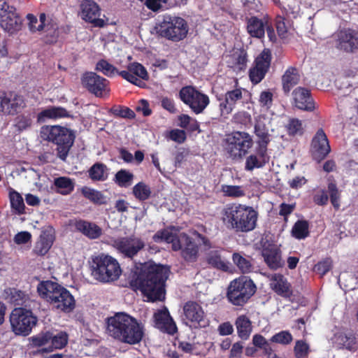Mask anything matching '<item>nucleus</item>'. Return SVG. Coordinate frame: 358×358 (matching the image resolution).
Listing matches in <instances>:
<instances>
[{
	"mask_svg": "<svg viewBox=\"0 0 358 358\" xmlns=\"http://www.w3.org/2000/svg\"><path fill=\"white\" fill-rule=\"evenodd\" d=\"M170 273L168 266L147 262L131 271L129 284L134 290L141 291L148 301H162L165 299V283Z\"/></svg>",
	"mask_w": 358,
	"mask_h": 358,
	"instance_id": "f257e3e1",
	"label": "nucleus"
},
{
	"mask_svg": "<svg viewBox=\"0 0 358 358\" xmlns=\"http://www.w3.org/2000/svg\"><path fill=\"white\" fill-rule=\"evenodd\" d=\"M106 331L115 341L129 345L138 344L144 336V327L135 317L124 312L106 319Z\"/></svg>",
	"mask_w": 358,
	"mask_h": 358,
	"instance_id": "f03ea898",
	"label": "nucleus"
},
{
	"mask_svg": "<svg viewBox=\"0 0 358 358\" xmlns=\"http://www.w3.org/2000/svg\"><path fill=\"white\" fill-rule=\"evenodd\" d=\"M221 213L224 226L236 233H248L257 227L259 213L252 206L232 203L224 208Z\"/></svg>",
	"mask_w": 358,
	"mask_h": 358,
	"instance_id": "7ed1b4c3",
	"label": "nucleus"
},
{
	"mask_svg": "<svg viewBox=\"0 0 358 358\" xmlns=\"http://www.w3.org/2000/svg\"><path fill=\"white\" fill-rule=\"evenodd\" d=\"M39 296L49 303L52 309L69 313L76 308V299L69 289L52 280L41 281L37 285Z\"/></svg>",
	"mask_w": 358,
	"mask_h": 358,
	"instance_id": "20e7f679",
	"label": "nucleus"
},
{
	"mask_svg": "<svg viewBox=\"0 0 358 358\" xmlns=\"http://www.w3.org/2000/svg\"><path fill=\"white\" fill-rule=\"evenodd\" d=\"M40 137L52 143L57 157L65 162L76 139L73 130L61 125H44L41 127Z\"/></svg>",
	"mask_w": 358,
	"mask_h": 358,
	"instance_id": "39448f33",
	"label": "nucleus"
},
{
	"mask_svg": "<svg viewBox=\"0 0 358 358\" xmlns=\"http://www.w3.org/2000/svg\"><path fill=\"white\" fill-rule=\"evenodd\" d=\"M122 273V269L117 260L104 254L92 258L91 274L94 279L101 282H110L117 280Z\"/></svg>",
	"mask_w": 358,
	"mask_h": 358,
	"instance_id": "423d86ee",
	"label": "nucleus"
},
{
	"mask_svg": "<svg viewBox=\"0 0 358 358\" xmlns=\"http://www.w3.org/2000/svg\"><path fill=\"white\" fill-rule=\"evenodd\" d=\"M257 292L254 281L246 275H241L231 280L227 290V298L235 306H245Z\"/></svg>",
	"mask_w": 358,
	"mask_h": 358,
	"instance_id": "0eeeda50",
	"label": "nucleus"
},
{
	"mask_svg": "<svg viewBox=\"0 0 358 358\" xmlns=\"http://www.w3.org/2000/svg\"><path fill=\"white\" fill-rule=\"evenodd\" d=\"M252 136L246 131H234L226 135L224 150L235 161L242 160L253 147Z\"/></svg>",
	"mask_w": 358,
	"mask_h": 358,
	"instance_id": "6e6552de",
	"label": "nucleus"
},
{
	"mask_svg": "<svg viewBox=\"0 0 358 358\" xmlns=\"http://www.w3.org/2000/svg\"><path fill=\"white\" fill-rule=\"evenodd\" d=\"M155 29L162 37L178 42L187 36L189 28L187 22L183 18L166 15L156 24Z\"/></svg>",
	"mask_w": 358,
	"mask_h": 358,
	"instance_id": "1a4fd4ad",
	"label": "nucleus"
},
{
	"mask_svg": "<svg viewBox=\"0 0 358 358\" xmlns=\"http://www.w3.org/2000/svg\"><path fill=\"white\" fill-rule=\"evenodd\" d=\"M32 309L18 307L12 310L9 320L11 330L15 335L27 336L36 325L38 319Z\"/></svg>",
	"mask_w": 358,
	"mask_h": 358,
	"instance_id": "9d476101",
	"label": "nucleus"
},
{
	"mask_svg": "<svg viewBox=\"0 0 358 358\" xmlns=\"http://www.w3.org/2000/svg\"><path fill=\"white\" fill-rule=\"evenodd\" d=\"M81 84L89 93L96 97L106 98L110 95V81L95 72H85L81 76Z\"/></svg>",
	"mask_w": 358,
	"mask_h": 358,
	"instance_id": "9b49d317",
	"label": "nucleus"
},
{
	"mask_svg": "<svg viewBox=\"0 0 358 358\" xmlns=\"http://www.w3.org/2000/svg\"><path fill=\"white\" fill-rule=\"evenodd\" d=\"M179 97L195 114L203 113L210 103L208 95L191 85L182 87L179 92Z\"/></svg>",
	"mask_w": 358,
	"mask_h": 358,
	"instance_id": "f8f14e48",
	"label": "nucleus"
},
{
	"mask_svg": "<svg viewBox=\"0 0 358 358\" xmlns=\"http://www.w3.org/2000/svg\"><path fill=\"white\" fill-rule=\"evenodd\" d=\"M0 26L9 34H16L22 27V20L16 8L6 2L0 4Z\"/></svg>",
	"mask_w": 358,
	"mask_h": 358,
	"instance_id": "ddd939ff",
	"label": "nucleus"
},
{
	"mask_svg": "<svg viewBox=\"0 0 358 358\" xmlns=\"http://www.w3.org/2000/svg\"><path fill=\"white\" fill-rule=\"evenodd\" d=\"M272 60L270 49L264 48L255 59L249 70V78L253 85L259 83L268 72Z\"/></svg>",
	"mask_w": 358,
	"mask_h": 358,
	"instance_id": "4468645a",
	"label": "nucleus"
},
{
	"mask_svg": "<svg viewBox=\"0 0 358 358\" xmlns=\"http://www.w3.org/2000/svg\"><path fill=\"white\" fill-rule=\"evenodd\" d=\"M113 246L124 257L133 259L145 248V244L141 238L131 236L113 240Z\"/></svg>",
	"mask_w": 358,
	"mask_h": 358,
	"instance_id": "2eb2a0df",
	"label": "nucleus"
},
{
	"mask_svg": "<svg viewBox=\"0 0 358 358\" xmlns=\"http://www.w3.org/2000/svg\"><path fill=\"white\" fill-rule=\"evenodd\" d=\"M101 9L93 0H83L80 5L79 15L83 20L90 23L94 27L102 28L107 22L100 18Z\"/></svg>",
	"mask_w": 358,
	"mask_h": 358,
	"instance_id": "dca6fc26",
	"label": "nucleus"
},
{
	"mask_svg": "<svg viewBox=\"0 0 358 358\" xmlns=\"http://www.w3.org/2000/svg\"><path fill=\"white\" fill-rule=\"evenodd\" d=\"M3 299L15 308H34L38 303L25 291L16 287H7L3 291Z\"/></svg>",
	"mask_w": 358,
	"mask_h": 358,
	"instance_id": "f3484780",
	"label": "nucleus"
},
{
	"mask_svg": "<svg viewBox=\"0 0 358 358\" xmlns=\"http://www.w3.org/2000/svg\"><path fill=\"white\" fill-rule=\"evenodd\" d=\"M186 324L195 329L205 327L208 324L202 307L195 301H187L183 307Z\"/></svg>",
	"mask_w": 358,
	"mask_h": 358,
	"instance_id": "a211bd4d",
	"label": "nucleus"
},
{
	"mask_svg": "<svg viewBox=\"0 0 358 358\" xmlns=\"http://www.w3.org/2000/svg\"><path fill=\"white\" fill-rule=\"evenodd\" d=\"M310 152L313 159L320 162L331 152V147L326 134L322 129H319L313 136Z\"/></svg>",
	"mask_w": 358,
	"mask_h": 358,
	"instance_id": "6ab92c4d",
	"label": "nucleus"
},
{
	"mask_svg": "<svg viewBox=\"0 0 358 358\" xmlns=\"http://www.w3.org/2000/svg\"><path fill=\"white\" fill-rule=\"evenodd\" d=\"M119 76L140 87H144L145 83L143 80H148L149 78L146 69L138 62L129 64L127 71H121Z\"/></svg>",
	"mask_w": 358,
	"mask_h": 358,
	"instance_id": "aec40b11",
	"label": "nucleus"
},
{
	"mask_svg": "<svg viewBox=\"0 0 358 358\" xmlns=\"http://www.w3.org/2000/svg\"><path fill=\"white\" fill-rule=\"evenodd\" d=\"M336 48L346 52L358 50V33L351 29L340 30L337 34Z\"/></svg>",
	"mask_w": 358,
	"mask_h": 358,
	"instance_id": "412c9836",
	"label": "nucleus"
},
{
	"mask_svg": "<svg viewBox=\"0 0 358 358\" xmlns=\"http://www.w3.org/2000/svg\"><path fill=\"white\" fill-rule=\"evenodd\" d=\"M333 343L338 349L355 352L358 349V335L352 329L339 331L334 334Z\"/></svg>",
	"mask_w": 358,
	"mask_h": 358,
	"instance_id": "4be33fe9",
	"label": "nucleus"
},
{
	"mask_svg": "<svg viewBox=\"0 0 358 358\" xmlns=\"http://www.w3.org/2000/svg\"><path fill=\"white\" fill-rule=\"evenodd\" d=\"M181 257L187 262H195L199 257V246L185 233L180 234L179 242Z\"/></svg>",
	"mask_w": 358,
	"mask_h": 358,
	"instance_id": "5701e85b",
	"label": "nucleus"
},
{
	"mask_svg": "<svg viewBox=\"0 0 358 358\" xmlns=\"http://www.w3.org/2000/svg\"><path fill=\"white\" fill-rule=\"evenodd\" d=\"M242 88H236L232 90L227 91L224 94V98H219V108L222 116L227 117L231 113L235 108L236 103L243 99Z\"/></svg>",
	"mask_w": 358,
	"mask_h": 358,
	"instance_id": "b1692460",
	"label": "nucleus"
},
{
	"mask_svg": "<svg viewBox=\"0 0 358 358\" xmlns=\"http://www.w3.org/2000/svg\"><path fill=\"white\" fill-rule=\"evenodd\" d=\"M294 106L302 110L313 111L315 108V101L310 91L306 88L299 87L292 92Z\"/></svg>",
	"mask_w": 358,
	"mask_h": 358,
	"instance_id": "393cba45",
	"label": "nucleus"
},
{
	"mask_svg": "<svg viewBox=\"0 0 358 358\" xmlns=\"http://www.w3.org/2000/svg\"><path fill=\"white\" fill-rule=\"evenodd\" d=\"M155 326L160 331L173 335L177 331L176 323L171 318L168 310H159L154 314Z\"/></svg>",
	"mask_w": 358,
	"mask_h": 358,
	"instance_id": "a878e982",
	"label": "nucleus"
},
{
	"mask_svg": "<svg viewBox=\"0 0 358 358\" xmlns=\"http://www.w3.org/2000/svg\"><path fill=\"white\" fill-rule=\"evenodd\" d=\"M268 149L257 147L256 153L251 154L245 158V170L252 171L255 169H261L268 163L270 157Z\"/></svg>",
	"mask_w": 358,
	"mask_h": 358,
	"instance_id": "bb28decb",
	"label": "nucleus"
},
{
	"mask_svg": "<svg viewBox=\"0 0 358 358\" xmlns=\"http://www.w3.org/2000/svg\"><path fill=\"white\" fill-rule=\"evenodd\" d=\"M270 285L275 293L283 298H290L293 295L291 284L282 274H274L271 279Z\"/></svg>",
	"mask_w": 358,
	"mask_h": 358,
	"instance_id": "cd10ccee",
	"label": "nucleus"
},
{
	"mask_svg": "<svg viewBox=\"0 0 358 358\" xmlns=\"http://www.w3.org/2000/svg\"><path fill=\"white\" fill-rule=\"evenodd\" d=\"M267 20L259 19L257 16L246 18V29L251 37L262 38L265 35Z\"/></svg>",
	"mask_w": 358,
	"mask_h": 358,
	"instance_id": "c85d7f7f",
	"label": "nucleus"
},
{
	"mask_svg": "<svg viewBox=\"0 0 358 358\" xmlns=\"http://www.w3.org/2000/svg\"><path fill=\"white\" fill-rule=\"evenodd\" d=\"M74 226L77 231L90 239L98 238L102 234V229L100 227L95 223L84 220H76Z\"/></svg>",
	"mask_w": 358,
	"mask_h": 358,
	"instance_id": "c756f323",
	"label": "nucleus"
},
{
	"mask_svg": "<svg viewBox=\"0 0 358 358\" xmlns=\"http://www.w3.org/2000/svg\"><path fill=\"white\" fill-rule=\"evenodd\" d=\"M54 241L55 236L49 231H43L36 243L34 253L38 256L45 255L51 248Z\"/></svg>",
	"mask_w": 358,
	"mask_h": 358,
	"instance_id": "7c9ffc66",
	"label": "nucleus"
},
{
	"mask_svg": "<svg viewBox=\"0 0 358 358\" xmlns=\"http://www.w3.org/2000/svg\"><path fill=\"white\" fill-rule=\"evenodd\" d=\"M69 117H70V115L64 108L61 106H50L38 113L37 122L42 123L48 119H58Z\"/></svg>",
	"mask_w": 358,
	"mask_h": 358,
	"instance_id": "2f4dec72",
	"label": "nucleus"
},
{
	"mask_svg": "<svg viewBox=\"0 0 358 358\" xmlns=\"http://www.w3.org/2000/svg\"><path fill=\"white\" fill-rule=\"evenodd\" d=\"M152 238L156 243L164 241L167 243H171L173 251H178L180 248L179 245L180 234L178 236L166 229L157 231Z\"/></svg>",
	"mask_w": 358,
	"mask_h": 358,
	"instance_id": "473e14b6",
	"label": "nucleus"
},
{
	"mask_svg": "<svg viewBox=\"0 0 358 358\" xmlns=\"http://www.w3.org/2000/svg\"><path fill=\"white\" fill-rule=\"evenodd\" d=\"M230 66L237 71H244L247 69L248 54L244 48L237 49L230 55Z\"/></svg>",
	"mask_w": 358,
	"mask_h": 358,
	"instance_id": "72a5a7b5",
	"label": "nucleus"
},
{
	"mask_svg": "<svg viewBox=\"0 0 358 358\" xmlns=\"http://www.w3.org/2000/svg\"><path fill=\"white\" fill-rule=\"evenodd\" d=\"M300 76L295 67H289L282 77V90L285 94H288L290 90L298 84Z\"/></svg>",
	"mask_w": 358,
	"mask_h": 358,
	"instance_id": "f704fd0d",
	"label": "nucleus"
},
{
	"mask_svg": "<svg viewBox=\"0 0 358 358\" xmlns=\"http://www.w3.org/2000/svg\"><path fill=\"white\" fill-rule=\"evenodd\" d=\"M254 132L257 137V147L268 149V145L271 141V135L265 123L261 120L257 121L254 127Z\"/></svg>",
	"mask_w": 358,
	"mask_h": 358,
	"instance_id": "c9c22d12",
	"label": "nucleus"
},
{
	"mask_svg": "<svg viewBox=\"0 0 358 358\" xmlns=\"http://www.w3.org/2000/svg\"><path fill=\"white\" fill-rule=\"evenodd\" d=\"M262 256L267 266L273 270H277L282 266L280 252L276 248H264Z\"/></svg>",
	"mask_w": 358,
	"mask_h": 358,
	"instance_id": "e433bc0d",
	"label": "nucleus"
},
{
	"mask_svg": "<svg viewBox=\"0 0 358 358\" xmlns=\"http://www.w3.org/2000/svg\"><path fill=\"white\" fill-rule=\"evenodd\" d=\"M235 325L238 336L242 340H248L252 330L250 320L245 315H240L236 318Z\"/></svg>",
	"mask_w": 358,
	"mask_h": 358,
	"instance_id": "4c0bfd02",
	"label": "nucleus"
},
{
	"mask_svg": "<svg viewBox=\"0 0 358 358\" xmlns=\"http://www.w3.org/2000/svg\"><path fill=\"white\" fill-rule=\"evenodd\" d=\"M108 167L101 162H96L88 170L89 178L92 181H105L108 177Z\"/></svg>",
	"mask_w": 358,
	"mask_h": 358,
	"instance_id": "58836bf2",
	"label": "nucleus"
},
{
	"mask_svg": "<svg viewBox=\"0 0 358 358\" xmlns=\"http://www.w3.org/2000/svg\"><path fill=\"white\" fill-rule=\"evenodd\" d=\"M68 343V334L64 331H60L55 334L51 331L50 345L43 348V352H52L54 350L62 349Z\"/></svg>",
	"mask_w": 358,
	"mask_h": 358,
	"instance_id": "ea45409f",
	"label": "nucleus"
},
{
	"mask_svg": "<svg viewBox=\"0 0 358 358\" xmlns=\"http://www.w3.org/2000/svg\"><path fill=\"white\" fill-rule=\"evenodd\" d=\"M54 185L57 188V192L62 195H69L73 190L75 183L72 179L65 176H60L54 179Z\"/></svg>",
	"mask_w": 358,
	"mask_h": 358,
	"instance_id": "a19ab883",
	"label": "nucleus"
},
{
	"mask_svg": "<svg viewBox=\"0 0 358 358\" xmlns=\"http://www.w3.org/2000/svg\"><path fill=\"white\" fill-rule=\"evenodd\" d=\"M206 262L211 267L217 268L222 271L229 270V265L222 259L220 253L217 250L210 251L206 257Z\"/></svg>",
	"mask_w": 358,
	"mask_h": 358,
	"instance_id": "79ce46f5",
	"label": "nucleus"
},
{
	"mask_svg": "<svg viewBox=\"0 0 358 358\" xmlns=\"http://www.w3.org/2000/svg\"><path fill=\"white\" fill-rule=\"evenodd\" d=\"M232 260L239 271L245 274L252 271L254 267L249 257H244L239 252H234L232 255Z\"/></svg>",
	"mask_w": 358,
	"mask_h": 358,
	"instance_id": "37998d69",
	"label": "nucleus"
},
{
	"mask_svg": "<svg viewBox=\"0 0 358 358\" xmlns=\"http://www.w3.org/2000/svg\"><path fill=\"white\" fill-rule=\"evenodd\" d=\"M80 192L85 199L94 204L102 205L106 203L105 197L100 191L84 186L81 188Z\"/></svg>",
	"mask_w": 358,
	"mask_h": 358,
	"instance_id": "c03bdc74",
	"label": "nucleus"
},
{
	"mask_svg": "<svg viewBox=\"0 0 358 358\" xmlns=\"http://www.w3.org/2000/svg\"><path fill=\"white\" fill-rule=\"evenodd\" d=\"M9 199L10 201V206L12 209L15 210L16 214L22 215L25 213L24 200L20 193L13 189H10L9 191Z\"/></svg>",
	"mask_w": 358,
	"mask_h": 358,
	"instance_id": "a18cd8bd",
	"label": "nucleus"
},
{
	"mask_svg": "<svg viewBox=\"0 0 358 358\" xmlns=\"http://www.w3.org/2000/svg\"><path fill=\"white\" fill-rule=\"evenodd\" d=\"M292 236L299 239H304L309 236V223L307 220H297L292 229Z\"/></svg>",
	"mask_w": 358,
	"mask_h": 358,
	"instance_id": "49530a36",
	"label": "nucleus"
},
{
	"mask_svg": "<svg viewBox=\"0 0 358 358\" xmlns=\"http://www.w3.org/2000/svg\"><path fill=\"white\" fill-rule=\"evenodd\" d=\"M95 70L109 78L113 77L116 74L119 75L120 72L115 66L104 59H101L97 62Z\"/></svg>",
	"mask_w": 358,
	"mask_h": 358,
	"instance_id": "de8ad7c7",
	"label": "nucleus"
},
{
	"mask_svg": "<svg viewBox=\"0 0 358 358\" xmlns=\"http://www.w3.org/2000/svg\"><path fill=\"white\" fill-rule=\"evenodd\" d=\"M150 187L143 182H139L133 187V194L139 201H143L148 199L151 195Z\"/></svg>",
	"mask_w": 358,
	"mask_h": 358,
	"instance_id": "09e8293b",
	"label": "nucleus"
},
{
	"mask_svg": "<svg viewBox=\"0 0 358 358\" xmlns=\"http://www.w3.org/2000/svg\"><path fill=\"white\" fill-rule=\"evenodd\" d=\"M133 179V173L125 169H121L115 175L114 181L121 187H127L131 185Z\"/></svg>",
	"mask_w": 358,
	"mask_h": 358,
	"instance_id": "8fccbe9b",
	"label": "nucleus"
},
{
	"mask_svg": "<svg viewBox=\"0 0 358 358\" xmlns=\"http://www.w3.org/2000/svg\"><path fill=\"white\" fill-rule=\"evenodd\" d=\"M51 331H41L30 338L33 347L40 348L50 345Z\"/></svg>",
	"mask_w": 358,
	"mask_h": 358,
	"instance_id": "3c124183",
	"label": "nucleus"
},
{
	"mask_svg": "<svg viewBox=\"0 0 358 358\" xmlns=\"http://www.w3.org/2000/svg\"><path fill=\"white\" fill-rule=\"evenodd\" d=\"M33 124L30 114H22L17 115L15 120V127L19 132L27 130L31 128Z\"/></svg>",
	"mask_w": 358,
	"mask_h": 358,
	"instance_id": "603ef678",
	"label": "nucleus"
},
{
	"mask_svg": "<svg viewBox=\"0 0 358 358\" xmlns=\"http://www.w3.org/2000/svg\"><path fill=\"white\" fill-rule=\"evenodd\" d=\"M285 127L289 136H301L303 134V127L302 125V122L297 118L289 119Z\"/></svg>",
	"mask_w": 358,
	"mask_h": 358,
	"instance_id": "864d4df0",
	"label": "nucleus"
},
{
	"mask_svg": "<svg viewBox=\"0 0 358 358\" xmlns=\"http://www.w3.org/2000/svg\"><path fill=\"white\" fill-rule=\"evenodd\" d=\"M110 113L115 117L129 120L134 119L136 117L134 110L127 106H117L112 107L110 109Z\"/></svg>",
	"mask_w": 358,
	"mask_h": 358,
	"instance_id": "5fc2aeb1",
	"label": "nucleus"
},
{
	"mask_svg": "<svg viewBox=\"0 0 358 358\" xmlns=\"http://www.w3.org/2000/svg\"><path fill=\"white\" fill-rule=\"evenodd\" d=\"M10 95L11 103L7 115H14L25 106L24 100L22 96L13 93H10Z\"/></svg>",
	"mask_w": 358,
	"mask_h": 358,
	"instance_id": "6e6d98bb",
	"label": "nucleus"
},
{
	"mask_svg": "<svg viewBox=\"0 0 358 358\" xmlns=\"http://www.w3.org/2000/svg\"><path fill=\"white\" fill-rule=\"evenodd\" d=\"M328 192L329 193V199L333 207L335 210H338L341 206V194L336 183L329 182L328 184Z\"/></svg>",
	"mask_w": 358,
	"mask_h": 358,
	"instance_id": "4d7b16f0",
	"label": "nucleus"
},
{
	"mask_svg": "<svg viewBox=\"0 0 358 358\" xmlns=\"http://www.w3.org/2000/svg\"><path fill=\"white\" fill-rule=\"evenodd\" d=\"M275 26L280 38H287L288 32V25L285 17L279 15H277L275 19Z\"/></svg>",
	"mask_w": 358,
	"mask_h": 358,
	"instance_id": "13d9d810",
	"label": "nucleus"
},
{
	"mask_svg": "<svg viewBox=\"0 0 358 358\" xmlns=\"http://www.w3.org/2000/svg\"><path fill=\"white\" fill-rule=\"evenodd\" d=\"M292 339V336L289 331H281L273 335L271 338L270 341L285 345L289 344Z\"/></svg>",
	"mask_w": 358,
	"mask_h": 358,
	"instance_id": "bf43d9fd",
	"label": "nucleus"
},
{
	"mask_svg": "<svg viewBox=\"0 0 358 358\" xmlns=\"http://www.w3.org/2000/svg\"><path fill=\"white\" fill-rule=\"evenodd\" d=\"M222 191L225 196L238 198L245 195V192L242 187L238 185H224L222 186Z\"/></svg>",
	"mask_w": 358,
	"mask_h": 358,
	"instance_id": "052dcab7",
	"label": "nucleus"
},
{
	"mask_svg": "<svg viewBox=\"0 0 358 358\" xmlns=\"http://www.w3.org/2000/svg\"><path fill=\"white\" fill-rule=\"evenodd\" d=\"M296 358H304L308 354L309 346L303 341H297L294 348Z\"/></svg>",
	"mask_w": 358,
	"mask_h": 358,
	"instance_id": "680f3d73",
	"label": "nucleus"
},
{
	"mask_svg": "<svg viewBox=\"0 0 358 358\" xmlns=\"http://www.w3.org/2000/svg\"><path fill=\"white\" fill-rule=\"evenodd\" d=\"M331 268V261L330 259L327 258L316 264L313 268V271L321 276H323L329 271Z\"/></svg>",
	"mask_w": 358,
	"mask_h": 358,
	"instance_id": "e2e57ef3",
	"label": "nucleus"
},
{
	"mask_svg": "<svg viewBox=\"0 0 358 358\" xmlns=\"http://www.w3.org/2000/svg\"><path fill=\"white\" fill-rule=\"evenodd\" d=\"M11 92H5L0 93V111L7 115V111L10 110L11 103Z\"/></svg>",
	"mask_w": 358,
	"mask_h": 358,
	"instance_id": "0e129e2a",
	"label": "nucleus"
},
{
	"mask_svg": "<svg viewBox=\"0 0 358 358\" xmlns=\"http://www.w3.org/2000/svg\"><path fill=\"white\" fill-rule=\"evenodd\" d=\"M313 202L318 206H325L329 201V196L325 189H320L313 196Z\"/></svg>",
	"mask_w": 358,
	"mask_h": 358,
	"instance_id": "69168bd1",
	"label": "nucleus"
},
{
	"mask_svg": "<svg viewBox=\"0 0 358 358\" xmlns=\"http://www.w3.org/2000/svg\"><path fill=\"white\" fill-rule=\"evenodd\" d=\"M170 138L172 141L178 143H182L185 141L187 136L184 130L176 129L171 131Z\"/></svg>",
	"mask_w": 358,
	"mask_h": 358,
	"instance_id": "338daca9",
	"label": "nucleus"
},
{
	"mask_svg": "<svg viewBox=\"0 0 358 358\" xmlns=\"http://www.w3.org/2000/svg\"><path fill=\"white\" fill-rule=\"evenodd\" d=\"M259 101L262 106L270 108L273 102V94L269 91H264L260 94Z\"/></svg>",
	"mask_w": 358,
	"mask_h": 358,
	"instance_id": "774afa93",
	"label": "nucleus"
}]
</instances>
